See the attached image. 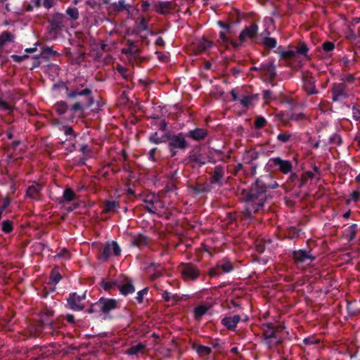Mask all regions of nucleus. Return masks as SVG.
Returning a JSON list of instances; mask_svg holds the SVG:
<instances>
[{"instance_id": "obj_1", "label": "nucleus", "mask_w": 360, "mask_h": 360, "mask_svg": "<svg viewBox=\"0 0 360 360\" xmlns=\"http://www.w3.org/2000/svg\"><path fill=\"white\" fill-rule=\"evenodd\" d=\"M266 186L260 180H257L247 196L245 214L250 217L252 212L259 210L266 200Z\"/></svg>"}, {"instance_id": "obj_2", "label": "nucleus", "mask_w": 360, "mask_h": 360, "mask_svg": "<svg viewBox=\"0 0 360 360\" xmlns=\"http://www.w3.org/2000/svg\"><path fill=\"white\" fill-rule=\"evenodd\" d=\"M118 307V302L114 299L101 297L98 302L92 304L87 310L89 314H94L98 317L101 314L106 315L112 310Z\"/></svg>"}, {"instance_id": "obj_3", "label": "nucleus", "mask_w": 360, "mask_h": 360, "mask_svg": "<svg viewBox=\"0 0 360 360\" xmlns=\"http://www.w3.org/2000/svg\"><path fill=\"white\" fill-rule=\"evenodd\" d=\"M143 206L152 214H159L165 208V203L155 193H148L143 196Z\"/></svg>"}, {"instance_id": "obj_4", "label": "nucleus", "mask_w": 360, "mask_h": 360, "mask_svg": "<svg viewBox=\"0 0 360 360\" xmlns=\"http://www.w3.org/2000/svg\"><path fill=\"white\" fill-rule=\"evenodd\" d=\"M84 86V84H80L79 86L66 87L67 97L74 99L77 96H84V101H87V105H92L94 98L91 95V90L89 88L83 89Z\"/></svg>"}, {"instance_id": "obj_5", "label": "nucleus", "mask_w": 360, "mask_h": 360, "mask_svg": "<svg viewBox=\"0 0 360 360\" xmlns=\"http://www.w3.org/2000/svg\"><path fill=\"white\" fill-rule=\"evenodd\" d=\"M179 270L185 281H195L200 274V269L192 263H182L179 266Z\"/></svg>"}, {"instance_id": "obj_6", "label": "nucleus", "mask_w": 360, "mask_h": 360, "mask_svg": "<svg viewBox=\"0 0 360 360\" xmlns=\"http://www.w3.org/2000/svg\"><path fill=\"white\" fill-rule=\"evenodd\" d=\"M121 249L115 241L107 242L98 256V259L103 262H107L111 256H119Z\"/></svg>"}, {"instance_id": "obj_7", "label": "nucleus", "mask_w": 360, "mask_h": 360, "mask_svg": "<svg viewBox=\"0 0 360 360\" xmlns=\"http://www.w3.org/2000/svg\"><path fill=\"white\" fill-rule=\"evenodd\" d=\"M268 165L275 168L283 174H288L292 171V164L290 160H283L280 157L271 158L269 160Z\"/></svg>"}, {"instance_id": "obj_8", "label": "nucleus", "mask_w": 360, "mask_h": 360, "mask_svg": "<svg viewBox=\"0 0 360 360\" xmlns=\"http://www.w3.org/2000/svg\"><path fill=\"white\" fill-rule=\"evenodd\" d=\"M167 139L169 148L173 157L176 155V149L184 150L188 146V143L181 133L169 136Z\"/></svg>"}, {"instance_id": "obj_9", "label": "nucleus", "mask_w": 360, "mask_h": 360, "mask_svg": "<svg viewBox=\"0 0 360 360\" xmlns=\"http://www.w3.org/2000/svg\"><path fill=\"white\" fill-rule=\"evenodd\" d=\"M233 270V265L231 262L224 259L219 262L216 266L209 271L210 276H217L223 273H229Z\"/></svg>"}, {"instance_id": "obj_10", "label": "nucleus", "mask_w": 360, "mask_h": 360, "mask_svg": "<svg viewBox=\"0 0 360 360\" xmlns=\"http://www.w3.org/2000/svg\"><path fill=\"white\" fill-rule=\"evenodd\" d=\"M332 94L333 100L338 101L347 98L349 94V89L344 83H336L333 84Z\"/></svg>"}, {"instance_id": "obj_11", "label": "nucleus", "mask_w": 360, "mask_h": 360, "mask_svg": "<svg viewBox=\"0 0 360 360\" xmlns=\"http://www.w3.org/2000/svg\"><path fill=\"white\" fill-rule=\"evenodd\" d=\"M86 298V292H84L82 295H79L77 293H72L70 295L68 298V304L69 307L74 311H81L84 309V305L81 302Z\"/></svg>"}, {"instance_id": "obj_12", "label": "nucleus", "mask_w": 360, "mask_h": 360, "mask_svg": "<svg viewBox=\"0 0 360 360\" xmlns=\"http://www.w3.org/2000/svg\"><path fill=\"white\" fill-rule=\"evenodd\" d=\"M65 16L60 13H56L49 20L50 31L56 32L65 26Z\"/></svg>"}, {"instance_id": "obj_13", "label": "nucleus", "mask_w": 360, "mask_h": 360, "mask_svg": "<svg viewBox=\"0 0 360 360\" xmlns=\"http://www.w3.org/2000/svg\"><path fill=\"white\" fill-rule=\"evenodd\" d=\"M258 27L256 24L252 23L249 27H245L239 35L240 42H245L247 39L255 38L257 35Z\"/></svg>"}, {"instance_id": "obj_14", "label": "nucleus", "mask_w": 360, "mask_h": 360, "mask_svg": "<svg viewBox=\"0 0 360 360\" xmlns=\"http://www.w3.org/2000/svg\"><path fill=\"white\" fill-rule=\"evenodd\" d=\"M292 256L297 263L311 262L316 259V257L310 253V251L306 250H295L292 252Z\"/></svg>"}, {"instance_id": "obj_15", "label": "nucleus", "mask_w": 360, "mask_h": 360, "mask_svg": "<svg viewBox=\"0 0 360 360\" xmlns=\"http://www.w3.org/2000/svg\"><path fill=\"white\" fill-rule=\"evenodd\" d=\"M224 176V168L221 165L216 166L210 177V184H217L219 186L222 185V180Z\"/></svg>"}, {"instance_id": "obj_16", "label": "nucleus", "mask_w": 360, "mask_h": 360, "mask_svg": "<svg viewBox=\"0 0 360 360\" xmlns=\"http://www.w3.org/2000/svg\"><path fill=\"white\" fill-rule=\"evenodd\" d=\"M240 320L241 317L239 315L226 316L221 320V323L228 330H235Z\"/></svg>"}, {"instance_id": "obj_17", "label": "nucleus", "mask_w": 360, "mask_h": 360, "mask_svg": "<svg viewBox=\"0 0 360 360\" xmlns=\"http://www.w3.org/2000/svg\"><path fill=\"white\" fill-rule=\"evenodd\" d=\"M146 346L142 342H133L129 347L127 349L126 354L129 356L138 355L143 354L146 350Z\"/></svg>"}, {"instance_id": "obj_18", "label": "nucleus", "mask_w": 360, "mask_h": 360, "mask_svg": "<svg viewBox=\"0 0 360 360\" xmlns=\"http://www.w3.org/2000/svg\"><path fill=\"white\" fill-rule=\"evenodd\" d=\"M149 243L148 237L143 234L134 235L131 237V245L138 248L147 246Z\"/></svg>"}, {"instance_id": "obj_19", "label": "nucleus", "mask_w": 360, "mask_h": 360, "mask_svg": "<svg viewBox=\"0 0 360 360\" xmlns=\"http://www.w3.org/2000/svg\"><path fill=\"white\" fill-rule=\"evenodd\" d=\"M90 106L91 105H87V101H84V102H76L71 108H69V110L71 112V117L69 120H73L77 112H82L85 108H89Z\"/></svg>"}, {"instance_id": "obj_20", "label": "nucleus", "mask_w": 360, "mask_h": 360, "mask_svg": "<svg viewBox=\"0 0 360 360\" xmlns=\"http://www.w3.org/2000/svg\"><path fill=\"white\" fill-rule=\"evenodd\" d=\"M207 135V131L205 129H195L188 132L186 136L195 141H201Z\"/></svg>"}, {"instance_id": "obj_21", "label": "nucleus", "mask_w": 360, "mask_h": 360, "mask_svg": "<svg viewBox=\"0 0 360 360\" xmlns=\"http://www.w3.org/2000/svg\"><path fill=\"white\" fill-rule=\"evenodd\" d=\"M155 11L160 14H167L172 11V3L169 1H158L154 4Z\"/></svg>"}, {"instance_id": "obj_22", "label": "nucleus", "mask_w": 360, "mask_h": 360, "mask_svg": "<svg viewBox=\"0 0 360 360\" xmlns=\"http://www.w3.org/2000/svg\"><path fill=\"white\" fill-rule=\"evenodd\" d=\"M41 188V186L39 184L32 183L27 189L26 196L31 199H37L39 196Z\"/></svg>"}, {"instance_id": "obj_23", "label": "nucleus", "mask_w": 360, "mask_h": 360, "mask_svg": "<svg viewBox=\"0 0 360 360\" xmlns=\"http://www.w3.org/2000/svg\"><path fill=\"white\" fill-rule=\"evenodd\" d=\"M303 88L308 94L316 93L314 80L311 77L307 76L303 79Z\"/></svg>"}, {"instance_id": "obj_24", "label": "nucleus", "mask_w": 360, "mask_h": 360, "mask_svg": "<svg viewBox=\"0 0 360 360\" xmlns=\"http://www.w3.org/2000/svg\"><path fill=\"white\" fill-rule=\"evenodd\" d=\"M118 289L122 295H127L135 291V288L131 281L127 280L124 283L118 285Z\"/></svg>"}, {"instance_id": "obj_25", "label": "nucleus", "mask_w": 360, "mask_h": 360, "mask_svg": "<svg viewBox=\"0 0 360 360\" xmlns=\"http://www.w3.org/2000/svg\"><path fill=\"white\" fill-rule=\"evenodd\" d=\"M260 69L270 79L274 78L276 75V67L273 63L263 64L261 65Z\"/></svg>"}, {"instance_id": "obj_26", "label": "nucleus", "mask_w": 360, "mask_h": 360, "mask_svg": "<svg viewBox=\"0 0 360 360\" xmlns=\"http://www.w3.org/2000/svg\"><path fill=\"white\" fill-rule=\"evenodd\" d=\"M150 271L154 270V272L150 275V279L154 281L159 278L162 273L163 268L159 263H151L148 266Z\"/></svg>"}, {"instance_id": "obj_27", "label": "nucleus", "mask_w": 360, "mask_h": 360, "mask_svg": "<svg viewBox=\"0 0 360 360\" xmlns=\"http://www.w3.org/2000/svg\"><path fill=\"white\" fill-rule=\"evenodd\" d=\"M212 43L210 41H209L205 38H202L198 41L195 48L197 49V51L198 53H200L202 51H207L208 49H210L212 46Z\"/></svg>"}, {"instance_id": "obj_28", "label": "nucleus", "mask_w": 360, "mask_h": 360, "mask_svg": "<svg viewBox=\"0 0 360 360\" xmlns=\"http://www.w3.org/2000/svg\"><path fill=\"white\" fill-rule=\"evenodd\" d=\"M258 98L257 94L248 95L240 98L239 102L243 107L248 108L252 105L254 101H257Z\"/></svg>"}, {"instance_id": "obj_29", "label": "nucleus", "mask_w": 360, "mask_h": 360, "mask_svg": "<svg viewBox=\"0 0 360 360\" xmlns=\"http://www.w3.org/2000/svg\"><path fill=\"white\" fill-rule=\"evenodd\" d=\"M276 53H278L281 58H283V59H286V60L294 58L296 56V52L295 51H293V50H287V51L281 50V46L278 48Z\"/></svg>"}, {"instance_id": "obj_30", "label": "nucleus", "mask_w": 360, "mask_h": 360, "mask_svg": "<svg viewBox=\"0 0 360 360\" xmlns=\"http://www.w3.org/2000/svg\"><path fill=\"white\" fill-rule=\"evenodd\" d=\"M358 231V225L357 224H352L347 227V229L345 230V236L348 239L349 241L353 240L355 237L356 234Z\"/></svg>"}, {"instance_id": "obj_31", "label": "nucleus", "mask_w": 360, "mask_h": 360, "mask_svg": "<svg viewBox=\"0 0 360 360\" xmlns=\"http://www.w3.org/2000/svg\"><path fill=\"white\" fill-rule=\"evenodd\" d=\"M209 307L206 305H199L196 307L193 310L194 317L197 320L201 319V318L207 313Z\"/></svg>"}, {"instance_id": "obj_32", "label": "nucleus", "mask_w": 360, "mask_h": 360, "mask_svg": "<svg viewBox=\"0 0 360 360\" xmlns=\"http://www.w3.org/2000/svg\"><path fill=\"white\" fill-rule=\"evenodd\" d=\"M113 9L116 11H127L131 8V5L126 4L125 0H119L112 4Z\"/></svg>"}, {"instance_id": "obj_33", "label": "nucleus", "mask_w": 360, "mask_h": 360, "mask_svg": "<svg viewBox=\"0 0 360 360\" xmlns=\"http://www.w3.org/2000/svg\"><path fill=\"white\" fill-rule=\"evenodd\" d=\"M54 108L59 115H63L69 110L68 103L63 101H58L55 104Z\"/></svg>"}, {"instance_id": "obj_34", "label": "nucleus", "mask_w": 360, "mask_h": 360, "mask_svg": "<svg viewBox=\"0 0 360 360\" xmlns=\"http://www.w3.org/2000/svg\"><path fill=\"white\" fill-rule=\"evenodd\" d=\"M193 348L195 349L196 352L201 356H205L210 354L212 351L210 347L201 345H193Z\"/></svg>"}, {"instance_id": "obj_35", "label": "nucleus", "mask_w": 360, "mask_h": 360, "mask_svg": "<svg viewBox=\"0 0 360 360\" xmlns=\"http://www.w3.org/2000/svg\"><path fill=\"white\" fill-rule=\"evenodd\" d=\"M13 36L9 32L5 31L0 35V46H4L7 43L13 40Z\"/></svg>"}, {"instance_id": "obj_36", "label": "nucleus", "mask_w": 360, "mask_h": 360, "mask_svg": "<svg viewBox=\"0 0 360 360\" xmlns=\"http://www.w3.org/2000/svg\"><path fill=\"white\" fill-rule=\"evenodd\" d=\"M117 71L122 75V77L127 81L131 80V71L122 65L117 66Z\"/></svg>"}, {"instance_id": "obj_37", "label": "nucleus", "mask_w": 360, "mask_h": 360, "mask_svg": "<svg viewBox=\"0 0 360 360\" xmlns=\"http://www.w3.org/2000/svg\"><path fill=\"white\" fill-rule=\"evenodd\" d=\"M118 207L117 202L115 200H108L106 202L105 207H103V212L108 213L112 212H116Z\"/></svg>"}, {"instance_id": "obj_38", "label": "nucleus", "mask_w": 360, "mask_h": 360, "mask_svg": "<svg viewBox=\"0 0 360 360\" xmlns=\"http://www.w3.org/2000/svg\"><path fill=\"white\" fill-rule=\"evenodd\" d=\"M63 199L64 201L70 202L76 198L75 192L70 188L65 189L63 194Z\"/></svg>"}, {"instance_id": "obj_39", "label": "nucleus", "mask_w": 360, "mask_h": 360, "mask_svg": "<svg viewBox=\"0 0 360 360\" xmlns=\"http://www.w3.org/2000/svg\"><path fill=\"white\" fill-rule=\"evenodd\" d=\"M66 14L69 16L72 20H77L79 18V11L77 8H68L66 10Z\"/></svg>"}, {"instance_id": "obj_40", "label": "nucleus", "mask_w": 360, "mask_h": 360, "mask_svg": "<svg viewBox=\"0 0 360 360\" xmlns=\"http://www.w3.org/2000/svg\"><path fill=\"white\" fill-rule=\"evenodd\" d=\"M291 138L292 134L289 131L281 132L276 137L278 141L282 143H287Z\"/></svg>"}, {"instance_id": "obj_41", "label": "nucleus", "mask_w": 360, "mask_h": 360, "mask_svg": "<svg viewBox=\"0 0 360 360\" xmlns=\"http://www.w3.org/2000/svg\"><path fill=\"white\" fill-rule=\"evenodd\" d=\"M162 296L166 302H169L172 300L176 302L180 300L179 297L176 295H172L167 290L162 292Z\"/></svg>"}, {"instance_id": "obj_42", "label": "nucleus", "mask_w": 360, "mask_h": 360, "mask_svg": "<svg viewBox=\"0 0 360 360\" xmlns=\"http://www.w3.org/2000/svg\"><path fill=\"white\" fill-rule=\"evenodd\" d=\"M61 275L58 269H54L51 271L50 274V280L53 283H58L61 280Z\"/></svg>"}, {"instance_id": "obj_43", "label": "nucleus", "mask_w": 360, "mask_h": 360, "mask_svg": "<svg viewBox=\"0 0 360 360\" xmlns=\"http://www.w3.org/2000/svg\"><path fill=\"white\" fill-rule=\"evenodd\" d=\"M13 229V222L10 220H5L2 222L1 231L5 233H11Z\"/></svg>"}, {"instance_id": "obj_44", "label": "nucleus", "mask_w": 360, "mask_h": 360, "mask_svg": "<svg viewBox=\"0 0 360 360\" xmlns=\"http://www.w3.org/2000/svg\"><path fill=\"white\" fill-rule=\"evenodd\" d=\"M257 158V154L254 151H246L243 156V160L246 163H250L252 160Z\"/></svg>"}, {"instance_id": "obj_45", "label": "nucleus", "mask_w": 360, "mask_h": 360, "mask_svg": "<svg viewBox=\"0 0 360 360\" xmlns=\"http://www.w3.org/2000/svg\"><path fill=\"white\" fill-rule=\"evenodd\" d=\"M149 141L155 144H159L165 141L163 137H160L157 132L152 134L149 136Z\"/></svg>"}, {"instance_id": "obj_46", "label": "nucleus", "mask_w": 360, "mask_h": 360, "mask_svg": "<svg viewBox=\"0 0 360 360\" xmlns=\"http://www.w3.org/2000/svg\"><path fill=\"white\" fill-rule=\"evenodd\" d=\"M263 44L268 48H275L277 44L276 39L271 37H266L264 39Z\"/></svg>"}, {"instance_id": "obj_47", "label": "nucleus", "mask_w": 360, "mask_h": 360, "mask_svg": "<svg viewBox=\"0 0 360 360\" xmlns=\"http://www.w3.org/2000/svg\"><path fill=\"white\" fill-rule=\"evenodd\" d=\"M308 51H309V49H308L307 44L304 43H300L298 45V46L297 47L296 51H295L296 52V53H300V54H302V55L307 56Z\"/></svg>"}, {"instance_id": "obj_48", "label": "nucleus", "mask_w": 360, "mask_h": 360, "mask_svg": "<svg viewBox=\"0 0 360 360\" xmlns=\"http://www.w3.org/2000/svg\"><path fill=\"white\" fill-rule=\"evenodd\" d=\"M322 49L326 53H329L334 50L335 44L331 41H325L322 44Z\"/></svg>"}, {"instance_id": "obj_49", "label": "nucleus", "mask_w": 360, "mask_h": 360, "mask_svg": "<svg viewBox=\"0 0 360 360\" xmlns=\"http://www.w3.org/2000/svg\"><path fill=\"white\" fill-rule=\"evenodd\" d=\"M266 121L265 118L263 117H258L255 122V126L257 129H261L266 124Z\"/></svg>"}, {"instance_id": "obj_50", "label": "nucleus", "mask_w": 360, "mask_h": 360, "mask_svg": "<svg viewBox=\"0 0 360 360\" xmlns=\"http://www.w3.org/2000/svg\"><path fill=\"white\" fill-rule=\"evenodd\" d=\"M56 257L69 259H70V254L66 249H63L56 255Z\"/></svg>"}, {"instance_id": "obj_51", "label": "nucleus", "mask_w": 360, "mask_h": 360, "mask_svg": "<svg viewBox=\"0 0 360 360\" xmlns=\"http://www.w3.org/2000/svg\"><path fill=\"white\" fill-rule=\"evenodd\" d=\"M147 292H148V288H144L137 292L136 299L139 303H141L143 302V296L145 295H146Z\"/></svg>"}, {"instance_id": "obj_52", "label": "nucleus", "mask_w": 360, "mask_h": 360, "mask_svg": "<svg viewBox=\"0 0 360 360\" xmlns=\"http://www.w3.org/2000/svg\"><path fill=\"white\" fill-rule=\"evenodd\" d=\"M352 110L353 118L356 121H360V108L354 105L352 107Z\"/></svg>"}, {"instance_id": "obj_53", "label": "nucleus", "mask_w": 360, "mask_h": 360, "mask_svg": "<svg viewBox=\"0 0 360 360\" xmlns=\"http://www.w3.org/2000/svg\"><path fill=\"white\" fill-rule=\"evenodd\" d=\"M54 328H56L55 327V324L53 322H50L47 324H44L43 325V329L46 332V333H49L51 332L52 330H53Z\"/></svg>"}, {"instance_id": "obj_54", "label": "nucleus", "mask_w": 360, "mask_h": 360, "mask_svg": "<svg viewBox=\"0 0 360 360\" xmlns=\"http://www.w3.org/2000/svg\"><path fill=\"white\" fill-rule=\"evenodd\" d=\"M341 79L343 82L352 83L354 82V77L352 75L348 74L342 76Z\"/></svg>"}, {"instance_id": "obj_55", "label": "nucleus", "mask_w": 360, "mask_h": 360, "mask_svg": "<svg viewBox=\"0 0 360 360\" xmlns=\"http://www.w3.org/2000/svg\"><path fill=\"white\" fill-rule=\"evenodd\" d=\"M0 108L6 110H11V106L5 101L0 100Z\"/></svg>"}, {"instance_id": "obj_56", "label": "nucleus", "mask_w": 360, "mask_h": 360, "mask_svg": "<svg viewBox=\"0 0 360 360\" xmlns=\"http://www.w3.org/2000/svg\"><path fill=\"white\" fill-rule=\"evenodd\" d=\"M62 130L65 133V135H72L74 136V131L71 127L63 126L62 127Z\"/></svg>"}, {"instance_id": "obj_57", "label": "nucleus", "mask_w": 360, "mask_h": 360, "mask_svg": "<svg viewBox=\"0 0 360 360\" xmlns=\"http://www.w3.org/2000/svg\"><path fill=\"white\" fill-rule=\"evenodd\" d=\"M80 151L83 153V155L88 156L89 155L91 150L87 145L84 144L81 146Z\"/></svg>"}, {"instance_id": "obj_58", "label": "nucleus", "mask_w": 360, "mask_h": 360, "mask_svg": "<svg viewBox=\"0 0 360 360\" xmlns=\"http://www.w3.org/2000/svg\"><path fill=\"white\" fill-rule=\"evenodd\" d=\"M351 198L353 201L356 202L360 198V192L358 191H354L351 193Z\"/></svg>"}, {"instance_id": "obj_59", "label": "nucleus", "mask_w": 360, "mask_h": 360, "mask_svg": "<svg viewBox=\"0 0 360 360\" xmlns=\"http://www.w3.org/2000/svg\"><path fill=\"white\" fill-rule=\"evenodd\" d=\"M10 199L6 198L4 200L2 205L0 207V210H1L2 213L10 205Z\"/></svg>"}, {"instance_id": "obj_60", "label": "nucleus", "mask_w": 360, "mask_h": 360, "mask_svg": "<svg viewBox=\"0 0 360 360\" xmlns=\"http://www.w3.org/2000/svg\"><path fill=\"white\" fill-rule=\"evenodd\" d=\"M28 56L27 55L23 56H18V55H13L11 58L14 60L15 62H21L25 58H27Z\"/></svg>"}, {"instance_id": "obj_61", "label": "nucleus", "mask_w": 360, "mask_h": 360, "mask_svg": "<svg viewBox=\"0 0 360 360\" xmlns=\"http://www.w3.org/2000/svg\"><path fill=\"white\" fill-rule=\"evenodd\" d=\"M53 5V0H44L43 2V6L48 9L51 8Z\"/></svg>"}, {"instance_id": "obj_62", "label": "nucleus", "mask_w": 360, "mask_h": 360, "mask_svg": "<svg viewBox=\"0 0 360 360\" xmlns=\"http://www.w3.org/2000/svg\"><path fill=\"white\" fill-rule=\"evenodd\" d=\"M44 53L48 55H56L57 53L52 49L51 47H48L44 49Z\"/></svg>"}, {"instance_id": "obj_63", "label": "nucleus", "mask_w": 360, "mask_h": 360, "mask_svg": "<svg viewBox=\"0 0 360 360\" xmlns=\"http://www.w3.org/2000/svg\"><path fill=\"white\" fill-rule=\"evenodd\" d=\"M263 96L265 100H269L271 96V91L270 90L263 91Z\"/></svg>"}, {"instance_id": "obj_64", "label": "nucleus", "mask_w": 360, "mask_h": 360, "mask_svg": "<svg viewBox=\"0 0 360 360\" xmlns=\"http://www.w3.org/2000/svg\"><path fill=\"white\" fill-rule=\"evenodd\" d=\"M304 114L299 113V114H297V115H292L291 119L292 120H300L304 119Z\"/></svg>"}]
</instances>
